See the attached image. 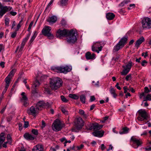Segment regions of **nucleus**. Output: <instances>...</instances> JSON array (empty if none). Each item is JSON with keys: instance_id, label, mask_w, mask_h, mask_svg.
Here are the masks:
<instances>
[{"instance_id": "f257e3e1", "label": "nucleus", "mask_w": 151, "mask_h": 151, "mask_svg": "<svg viewBox=\"0 0 151 151\" xmlns=\"http://www.w3.org/2000/svg\"><path fill=\"white\" fill-rule=\"evenodd\" d=\"M62 80L58 77H54L50 79V87L52 90L55 91L58 89L62 85Z\"/></svg>"}, {"instance_id": "f03ea898", "label": "nucleus", "mask_w": 151, "mask_h": 151, "mask_svg": "<svg viewBox=\"0 0 151 151\" xmlns=\"http://www.w3.org/2000/svg\"><path fill=\"white\" fill-rule=\"evenodd\" d=\"M51 69L52 70L57 73H66L70 71L72 69V68L69 67L68 66H53L51 67Z\"/></svg>"}, {"instance_id": "7ed1b4c3", "label": "nucleus", "mask_w": 151, "mask_h": 151, "mask_svg": "<svg viewBox=\"0 0 151 151\" xmlns=\"http://www.w3.org/2000/svg\"><path fill=\"white\" fill-rule=\"evenodd\" d=\"M66 37L67 41L69 43H74L77 40L75 32L73 30L69 31Z\"/></svg>"}, {"instance_id": "20e7f679", "label": "nucleus", "mask_w": 151, "mask_h": 151, "mask_svg": "<svg viewBox=\"0 0 151 151\" xmlns=\"http://www.w3.org/2000/svg\"><path fill=\"white\" fill-rule=\"evenodd\" d=\"M141 23L143 29L151 28V19L149 17L144 18L142 20Z\"/></svg>"}, {"instance_id": "39448f33", "label": "nucleus", "mask_w": 151, "mask_h": 151, "mask_svg": "<svg viewBox=\"0 0 151 151\" xmlns=\"http://www.w3.org/2000/svg\"><path fill=\"white\" fill-rule=\"evenodd\" d=\"M103 44V43L101 42H97L94 43L92 46V50L99 53L102 50L103 48L102 45Z\"/></svg>"}, {"instance_id": "423d86ee", "label": "nucleus", "mask_w": 151, "mask_h": 151, "mask_svg": "<svg viewBox=\"0 0 151 151\" xmlns=\"http://www.w3.org/2000/svg\"><path fill=\"white\" fill-rule=\"evenodd\" d=\"M51 30V28L50 27L46 26L42 30V32L45 36H47L49 39H53L54 38V36L50 32Z\"/></svg>"}, {"instance_id": "0eeeda50", "label": "nucleus", "mask_w": 151, "mask_h": 151, "mask_svg": "<svg viewBox=\"0 0 151 151\" xmlns=\"http://www.w3.org/2000/svg\"><path fill=\"white\" fill-rule=\"evenodd\" d=\"M131 140L132 142V147L135 149L141 146L142 144V140L132 136L131 137Z\"/></svg>"}, {"instance_id": "6e6552de", "label": "nucleus", "mask_w": 151, "mask_h": 151, "mask_svg": "<svg viewBox=\"0 0 151 151\" xmlns=\"http://www.w3.org/2000/svg\"><path fill=\"white\" fill-rule=\"evenodd\" d=\"M84 122L81 117L76 118L75 122V127L77 129H81L84 125Z\"/></svg>"}, {"instance_id": "1a4fd4ad", "label": "nucleus", "mask_w": 151, "mask_h": 151, "mask_svg": "<svg viewBox=\"0 0 151 151\" xmlns=\"http://www.w3.org/2000/svg\"><path fill=\"white\" fill-rule=\"evenodd\" d=\"M62 128L60 122L58 119L55 120L52 124V128L55 131H58L60 130Z\"/></svg>"}, {"instance_id": "9d476101", "label": "nucleus", "mask_w": 151, "mask_h": 151, "mask_svg": "<svg viewBox=\"0 0 151 151\" xmlns=\"http://www.w3.org/2000/svg\"><path fill=\"white\" fill-rule=\"evenodd\" d=\"M69 31L66 29L61 30L59 29L56 33L57 38L61 39L62 37H66Z\"/></svg>"}, {"instance_id": "9b49d317", "label": "nucleus", "mask_w": 151, "mask_h": 151, "mask_svg": "<svg viewBox=\"0 0 151 151\" xmlns=\"http://www.w3.org/2000/svg\"><path fill=\"white\" fill-rule=\"evenodd\" d=\"M12 9V7L10 6H3L0 2V18L6 12L10 11Z\"/></svg>"}, {"instance_id": "f8f14e48", "label": "nucleus", "mask_w": 151, "mask_h": 151, "mask_svg": "<svg viewBox=\"0 0 151 151\" xmlns=\"http://www.w3.org/2000/svg\"><path fill=\"white\" fill-rule=\"evenodd\" d=\"M103 125H99L98 123L94 124L90 123L88 126V129L92 130H93L95 131H96L101 129L103 127Z\"/></svg>"}, {"instance_id": "ddd939ff", "label": "nucleus", "mask_w": 151, "mask_h": 151, "mask_svg": "<svg viewBox=\"0 0 151 151\" xmlns=\"http://www.w3.org/2000/svg\"><path fill=\"white\" fill-rule=\"evenodd\" d=\"M39 110L37 107H36L35 108L33 106H32L27 111V113L29 115H32L35 116L38 114Z\"/></svg>"}, {"instance_id": "4468645a", "label": "nucleus", "mask_w": 151, "mask_h": 151, "mask_svg": "<svg viewBox=\"0 0 151 151\" xmlns=\"http://www.w3.org/2000/svg\"><path fill=\"white\" fill-rule=\"evenodd\" d=\"M49 106V104L48 103H45L43 101H39L36 104V107L40 110L41 108L45 107V106L47 107Z\"/></svg>"}, {"instance_id": "2eb2a0df", "label": "nucleus", "mask_w": 151, "mask_h": 151, "mask_svg": "<svg viewBox=\"0 0 151 151\" xmlns=\"http://www.w3.org/2000/svg\"><path fill=\"white\" fill-rule=\"evenodd\" d=\"M31 35V33L29 32L27 35L26 37L25 38H24L23 40L22 41L21 43V44L20 45V47L19 51H22L24 48V46L27 40L29 39L30 36Z\"/></svg>"}, {"instance_id": "dca6fc26", "label": "nucleus", "mask_w": 151, "mask_h": 151, "mask_svg": "<svg viewBox=\"0 0 151 151\" xmlns=\"http://www.w3.org/2000/svg\"><path fill=\"white\" fill-rule=\"evenodd\" d=\"M40 84V83L37 80H36L34 82L32 86V93H37L36 88L39 86Z\"/></svg>"}, {"instance_id": "f3484780", "label": "nucleus", "mask_w": 151, "mask_h": 151, "mask_svg": "<svg viewBox=\"0 0 151 151\" xmlns=\"http://www.w3.org/2000/svg\"><path fill=\"white\" fill-rule=\"evenodd\" d=\"M85 56L87 60H93L95 58V55L93 53L91 54L90 52H88L86 53Z\"/></svg>"}, {"instance_id": "a211bd4d", "label": "nucleus", "mask_w": 151, "mask_h": 151, "mask_svg": "<svg viewBox=\"0 0 151 151\" xmlns=\"http://www.w3.org/2000/svg\"><path fill=\"white\" fill-rule=\"evenodd\" d=\"M104 133V131L101 130L99 131H94L92 134L94 136L100 137H102L103 136Z\"/></svg>"}, {"instance_id": "6ab92c4d", "label": "nucleus", "mask_w": 151, "mask_h": 151, "mask_svg": "<svg viewBox=\"0 0 151 151\" xmlns=\"http://www.w3.org/2000/svg\"><path fill=\"white\" fill-rule=\"evenodd\" d=\"M43 147L42 145H37L34 147L32 151H43Z\"/></svg>"}, {"instance_id": "aec40b11", "label": "nucleus", "mask_w": 151, "mask_h": 151, "mask_svg": "<svg viewBox=\"0 0 151 151\" xmlns=\"http://www.w3.org/2000/svg\"><path fill=\"white\" fill-rule=\"evenodd\" d=\"M139 115L144 119H145L148 117V115L146 111L145 110H140L139 111Z\"/></svg>"}, {"instance_id": "412c9836", "label": "nucleus", "mask_w": 151, "mask_h": 151, "mask_svg": "<svg viewBox=\"0 0 151 151\" xmlns=\"http://www.w3.org/2000/svg\"><path fill=\"white\" fill-rule=\"evenodd\" d=\"M21 95L22 96L21 101L24 103V105L25 106L27 103V101L28 100V99L25 95V93L24 92H22Z\"/></svg>"}, {"instance_id": "4be33fe9", "label": "nucleus", "mask_w": 151, "mask_h": 151, "mask_svg": "<svg viewBox=\"0 0 151 151\" xmlns=\"http://www.w3.org/2000/svg\"><path fill=\"white\" fill-rule=\"evenodd\" d=\"M144 38L143 37H140L136 41L135 44V47L138 48L139 46L144 41Z\"/></svg>"}, {"instance_id": "5701e85b", "label": "nucleus", "mask_w": 151, "mask_h": 151, "mask_svg": "<svg viewBox=\"0 0 151 151\" xmlns=\"http://www.w3.org/2000/svg\"><path fill=\"white\" fill-rule=\"evenodd\" d=\"M127 40V37L126 36L124 37L121 39L119 42L121 44L122 46L124 47L126 43Z\"/></svg>"}, {"instance_id": "b1692460", "label": "nucleus", "mask_w": 151, "mask_h": 151, "mask_svg": "<svg viewBox=\"0 0 151 151\" xmlns=\"http://www.w3.org/2000/svg\"><path fill=\"white\" fill-rule=\"evenodd\" d=\"M57 17L54 16H52L50 17H49L47 20V22L53 24L55 23L57 21Z\"/></svg>"}, {"instance_id": "393cba45", "label": "nucleus", "mask_w": 151, "mask_h": 151, "mask_svg": "<svg viewBox=\"0 0 151 151\" xmlns=\"http://www.w3.org/2000/svg\"><path fill=\"white\" fill-rule=\"evenodd\" d=\"M24 137L25 139L28 140H33L34 139V137L28 133H25L24 135Z\"/></svg>"}, {"instance_id": "a878e982", "label": "nucleus", "mask_w": 151, "mask_h": 151, "mask_svg": "<svg viewBox=\"0 0 151 151\" xmlns=\"http://www.w3.org/2000/svg\"><path fill=\"white\" fill-rule=\"evenodd\" d=\"M106 17L107 19L111 20L113 19L115 15L112 13H108L106 14Z\"/></svg>"}, {"instance_id": "bb28decb", "label": "nucleus", "mask_w": 151, "mask_h": 151, "mask_svg": "<svg viewBox=\"0 0 151 151\" xmlns=\"http://www.w3.org/2000/svg\"><path fill=\"white\" fill-rule=\"evenodd\" d=\"M5 140L4 134L2 133L0 134V149L1 148L2 144Z\"/></svg>"}, {"instance_id": "cd10ccee", "label": "nucleus", "mask_w": 151, "mask_h": 151, "mask_svg": "<svg viewBox=\"0 0 151 151\" xmlns=\"http://www.w3.org/2000/svg\"><path fill=\"white\" fill-rule=\"evenodd\" d=\"M123 47L122 46L121 44L118 42L116 45L114 47L113 51L114 52L118 51L121 48Z\"/></svg>"}, {"instance_id": "c85d7f7f", "label": "nucleus", "mask_w": 151, "mask_h": 151, "mask_svg": "<svg viewBox=\"0 0 151 151\" xmlns=\"http://www.w3.org/2000/svg\"><path fill=\"white\" fill-rule=\"evenodd\" d=\"M11 78V77L9 76H8L5 79V81L6 83V88H7V87H9V84L10 83V81Z\"/></svg>"}, {"instance_id": "c756f323", "label": "nucleus", "mask_w": 151, "mask_h": 151, "mask_svg": "<svg viewBox=\"0 0 151 151\" xmlns=\"http://www.w3.org/2000/svg\"><path fill=\"white\" fill-rule=\"evenodd\" d=\"M110 93L112 95L114 98H116L117 96V94L115 92V90L113 88H111L110 90Z\"/></svg>"}, {"instance_id": "7c9ffc66", "label": "nucleus", "mask_w": 151, "mask_h": 151, "mask_svg": "<svg viewBox=\"0 0 151 151\" xmlns=\"http://www.w3.org/2000/svg\"><path fill=\"white\" fill-rule=\"evenodd\" d=\"M133 63L131 61H129L128 63L125 66V68L128 69L129 71Z\"/></svg>"}, {"instance_id": "2f4dec72", "label": "nucleus", "mask_w": 151, "mask_h": 151, "mask_svg": "<svg viewBox=\"0 0 151 151\" xmlns=\"http://www.w3.org/2000/svg\"><path fill=\"white\" fill-rule=\"evenodd\" d=\"M129 129L127 127H124L122 129V132H120L119 133L120 134H126L128 133Z\"/></svg>"}, {"instance_id": "473e14b6", "label": "nucleus", "mask_w": 151, "mask_h": 151, "mask_svg": "<svg viewBox=\"0 0 151 151\" xmlns=\"http://www.w3.org/2000/svg\"><path fill=\"white\" fill-rule=\"evenodd\" d=\"M122 67L124 68L123 71L121 72V74L122 75H127L129 71L128 69L125 68V66H123Z\"/></svg>"}, {"instance_id": "72a5a7b5", "label": "nucleus", "mask_w": 151, "mask_h": 151, "mask_svg": "<svg viewBox=\"0 0 151 151\" xmlns=\"http://www.w3.org/2000/svg\"><path fill=\"white\" fill-rule=\"evenodd\" d=\"M37 35V33L36 31H35L34 33V34L30 40L29 41V42L30 43H31L34 41V40H35V38L36 37Z\"/></svg>"}, {"instance_id": "f704fd0d", "label": "nucleus", "mask_w": 151, "mask_h": 151, "mask_svg": "<svg viewBox=\"0 0 151 151\" xmlns=\"http://www.w3.org/2000/svg\"><path fill=\"white\" fill-rule=\"evenodd\" d=\"M69 97L74 99H78L79 98V96L75 94H70Z\"/></svg>"}, {"instance_id": "c9c22d12", "label": "nucleus", "mask_w": 151, "mask_h": 151, "mask_svg": "<svg viewBox=\"0 0 151 151\" xmlns=\"http://www.w3.org/2000/svg\"><path fill=\"white\" fill-rule=\"evenodd\" d=\"M68 0H60V5L62 6H65L67 3Z\"/></svg>"}, {"instance_id": "e433bc0d", "label": "nucleus", "mask_w": 151, "mask_h": 151, "mask_svg": "<svg viewBox=\"0 0 151 151\" xmlns=\"http://www.w3.org/2000/svg\"><path fill=\"white\" fill-rule=\"evenodd\" d=\"M80 99L81 101L83 103H85L86 97L83 95H82L80 96Z\"/></svg>"}, {"instance_id": "4c0bfd02", "label": "nucleus", "mask_w": 151, "mask_h": 151, "mask_svg": "<svg viewBox=\"0 0 151 151\" xmlns=\"http://www.w3.org/2000/svg\"><path fill=\"white\" fill-rule=\"evenodd\" d=\"M16 71V69H12L11 72L9 73V74L8 75V76H10L11 77H12L14 74L15 73Z\"/></svg>"}, {"instance_id": "58836bf2", "label": "nucleus", "mask_w": 151, "mask_h": 151, "mask_svg": "<svg viewBox=\"0 0 151 151\" xmlns=\"http://www.w3.org/2000/svg\"><path fill=\"white\" fill-rule=\"evenodd\" d=\"M61 110L62 112L65 115H67L68 114V111L66 110L63 107H62Z\"/></svg>"}, {"instance_id": "ea45409f", "label": "nucleus", "mask_w": 151, "mask_h": 151, "mask_svg": "<svg viewBox=\"0 0 151 151\" xmlns=\"http://www.w3.org/2000/svg\"><path fill=\"white\" fill-rule=\"evenodd\" d=\"M9 19L7 17L5 19V24L6 26H9Z\"/></svg>"}, {"instance_id": "a19ab883", "label": "nucleus", "mask_w": 151, "mask_h": 151, "mask_svg": "<svg viewBox=\"0 0 151 151\" xmlns=\"http://www.w3.org/2000/svg\"><path fill=\"white\" fill-rule=\"evenodd\" d=\"M60 97L61 99L63 102L66 103L68 102V100H67L64 96H61Z\"/></svg>"}, {"instance_id": "79ce46f5", "label": "nucleus", "mask_w": 151, "mask_h": 151, "mask_svg": "<svg viewBox=\"0 0 151 151\" xmlns=\"http://www.w3.org/2000/svg\"><path fill=\"white\" fill-rule=\"evenodd\" d=\"M147 100H151V94H148L146 97L145 100H144V101Z\"/></svg>"}, {"instance_id": "37998d69", "label": "nucleus", "mask_w": 151, "mask_h": 151, "mask_svg": "<svg viewBox=\"0 0 151 151\" xmlns=\"http://www.w3.org/2000/svg\"><path fill=\"white\" fill-rule=\"evenodd\" d=\"M32 133L35 135H37L38 134V130L37 129H33L32 130Z\"/></svg>"}, {"instance_id": "c03bdc74", "label": "nucleus", "mask_w": 151, "mask_h": 151, "mask_svg": "<svg viewBox=\"0 0 151 151\" xmlns=\"http://www.w3.org/2000/svg\"><path fill=\"white\" fill-rule=\"evenodd\" d=\"M8 142L10 144L11 143V137L9 134H8L7 137Z\"/></svg>"}, {"instance_id": "a18cd8bd", "label": "nucleus", "mask_w": 151, "mask_h": 151, "mask_svg": "<svg viewBox=\"0 0 151 151\" xmlns=\"http://www.w3.org/2000/svg\"><path fill=\"white\" fill-rule=\"evenodd\" d=\"M147 63V62L146 60H144L142 61L141 63V65L142 66H145Z\"/></svg>"}, {"instance_id": "49530a36", "label": "nucleus", "mask_w": 151, "mask_h": 151, "mask_svg": "<svg viewBox=\"0 0 151 151\" xmlns=\"http://www.w3.org/2000/svg\"><path fill=\"white\" fill-rule=\"evenodd\" d=\"M22 21H20L19 23H18V24H17V27L16 29V31H17L19 29V28L21 27V24Z\"/></svg>"}, {"instance_id": "de8ad7c7", "label": "nucleus", "mask_w": 151, "mask_h": 151, "mask_svg": "<svg viewBox=\"0 0 151 151\" xmlns=\"http://www.w3.org/2000/svg\"><path fill=\"white\" fill-rule=\"evenodd\" d=\"M17 34V31L15 30V31L12 33L11 37L13 38H14L16 37Z\"/></svg>"}, {"instance_id": "09e8293b", "label": "nucleus", "mask_w": 151, "mask_h": 151, "mask_svg": "<svg viewBox=\"0 0 151 151\" xmlns=\"http://www.w3.org/2000/svg\"><path fill=\"white\" fill-rule=\"evenodd\" d=\"M61 24L63 26H65L66 24V21L64 19H62L61 21Z\"/></svg>"}, {"instance_id": "8fccbe9b", "label": "nucleus", "mask_w": 151, "mask_h": 151, "mask_svg": "<svg viewBox=\"0 0 151 151\" xmlns=\"http://www.w3.org/2000/svg\"><path fill=\"white\" fill-rule=\"evenodd\" d=\"M33 24V22H32V21L31 23H30L29 25V27L28 28V31H30V29H31V27H32V26Z\"/></svg>"}, {"instance_id": "3c124183", "label": "nucleus", "mask_w": 151, "mask_h": 151, "mask_svg": "<svg viewBox=\"0 0 151 151\" xmlns=\"http://www.w3.org/2000/svg\"><path fill=\"white\" fill-rule=\"evenodd\" d=\"M24 127L25 128H27L29 125V123L28 122H24Z\"/></svg>"}, {"instance_id": "603ef678", "label": "nucleus", "mask_w": 151, "mask_h": 151, "mask_svg": "<svg viewBox=\"0 0 151 151\" xmlns=\"http://www.w3.org/2000/svg\"><path fill=\"white\" fill-rule=\"evenodd\" d=\"M131 78V74H129L128 75H127L125 78V79L127 81H128L129 79Z\"/></svg>"}, {"instance_id": "864d4df0", "label": "nucleus", "mask_w": 151, "mask_h": 151, "mask_svg": "<svg viewBox=\"0 0 151 151\" xmlns=\"http://www.w3.org/2000/svg\"><path fill=\"white\" fill-rule=\"evenodd\" d=\"M123 88L124 90V93H126L127 92V91L129 90V89H128L127 87L126 86H124Z\"/></svg>"}, {"instance_id": "5fc2aeb1", "label": "nucleus", "mask_w": 151, "mask_h": 151, "mask_svg": "<svg viewBox=\"0 0 151 151\" xmlns=\"http://www.w3.org/2000/svg\"><path fill=\"white\" fill-rule=\"evenodd\" d=\"M95 99H96L94 97V96H90V101L91 102H92L94 101L95 100Z\"/></svg>"}, {"instance_id": "6e6d98bb", "label": "nucleus", "mask_w": 151, "mask_h": 151, "mask_svg": "<svg viewBox=\"0 0 151 151\" xmlns=\"http://www.w3.org/2000/svg\"><path fill=\"white\" fill-rule=\"evenodd\" d=\"M54 0H51L50 1V2H49V3L48 4L47 7V8H46V9H47V8H48L51 5V4H52V3H53V1H54Z\"/></svg>"}, {"instance_id": "4d7b16f0", "label": "nucleus", "mask_w": 151, "mask_h": 151, "mask_svg": "<svg viewBox=\"0 0 151 151\" xmlns=\"http://www.w3.org/2000/svg\"><path fill=\"white\" fill-rule=\"evenodd\" d=\"M150 91L148 88L147 87L145 88V93H147L149 92Z\"/></svg>"}, {"instance_id": "13d9d810", "label": "nucleus", "mask_w": 151, "mask_h": 151, "mask_svg": "<svg viewBox=\"0 0 151 151\" xmlns=\"http://www.w3.org/2000/svg\"><path fill=\"white\" fill-rule=\"evenodd\" d=\"M78 112L81 115H83L85 114L84 111L81 109L79 110Z\"/></svg>"}, {"instance_id": "bf43d9fd", "label": "nucleus", "mask_w": 151, "mask_h": 151, "mask_svg": "<svg viewBox=\"0 0 151 151\" xmlns=\"http://www.w3.org/2000/svg\"><path fill=\"white\" fill-rule=\"evenodd\" d=\"M120 55H117L116 56V57L115 58H113V59H114V60L116 61H117L119 58H120Z\"/></svg>"}, {"instance_id": "052dcab7", "label": "nucleus", "mask_w": 151, "mask_h": 151, "mask_svg": "<svg viewBox=\"0 0 151 151\" xmlns=\"http://www.w3.org/2000/svg\"><path fill=\"white\" fill-rule=\"evenodd\" d=\"M137 119L138 120L141 121H144L145 119L143 118L141 116H139Z\"/></svg>"}, {"instance_id": "680f3d73", "label": "nucleus", "mask_w": 151, "mask_h": 151, "mask_svg": "<svg viewBox=\"0 0 151 151\" xmlns=\"http://www.w3.org/2000/svg\"><path fill=\"white\" fill-rule=\"evenodd\" d=\"M142 56H144L145 58L147 56V52H143L142 54Z\"/></svg>"}, {"instance_id": "e2e57ef3", "label": "nucleus", "mask_w": 151, "mask_h": 151, "mask_svg": "<svg viewBox=\"0 0 151 151\" xmlns=\"http://www.w3.org/2000/svg\"><path fill=\"white\" fill-rule=\"evenodd\" d=\"M84 147V145L83 144H81L80 146H77V148L78 149V150H80L81 149H82Z\"/></svg>"}, {"instance_id": "0e129e2a", "label": "nucleus", "mask_w": 151, "mask_h": 151, "mask_svg": "<svg viewBox=\"0 0 151 151\" xmlns=\"http://www.w3.org/2000/svg\"><path fill=\"white\" fill-rule=\"evenodd\" d=\"M130 2V0H125L123 2H122L121 4H123L124 3L125 4H127L128 3Z\"/></svg>"}, {"instance_id": "69168bd1", "label": "nucleus", "mask_w": 151, "mask_h": 151, "mask_svg": "<svg viewBox=\"0 0 151 151\" xmlns=\"http://www.w3.org/2000/svg\"><path fill=\"white\" fill-rule=\"evenodd\" d=\"M5 63L4 62L2 61L0 63V65L2 68H4V67Z\"/></svg>"}, {"instance_id": "338daca9", "label": "nucleus", "mask_w": 151, "mask_h": 151, "mask_svg": "<svg viewBox=\"0 0 151 151\" xmlns=\"http://www.w3.org/2000/svg\"><path fill=\"white\" fill-rule=\"evenodd\" d=\"M106 147L104 145V144H102L101 145V150H104L105 148H106Z\"/></svg>"}, {"instance_id": "774afa93", "label": "nucleus", "mask_w": 151, "mask_h": 151, "mask_svg": "<svg viewBox=\"0 0 151 151\" xmlns=\"http://www.w3.org/2000/svg\"><path fill=\"white\" fill-rule=\"evenodd\" d=\"M10 14L12 16H14L16 15L17 13L16 12H14L13 11H11L10 12Z\"/></svg>"}]
</instances>
